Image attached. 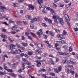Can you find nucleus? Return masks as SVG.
I'll use <instances>...</instances> for the list:
<instances>
[{"mask_svg":"<svg viewBox=\"0 0 78 78\" xmlns=\"http://www.w3.org/2000/svg\"><path fill=\"white\" fill-rule=\"evenodd\" d=\"M59 44H60V43H58H58H57V44H55V47H58V46H59Z\"/></svg>","mask_w":78,"mask_h":78,"instance_id":"40","label":"nucleus"},{"mask_svg":"<svg viewBox=\"0 0 78 78\" xmlns=\"http://www.w3.org/2000/svg\"><path fill=\"white\" fill-rule=\"evenodd\" d=\"M41 18L40 17H37L36 18V17L34 18V20L35 21H39L41 20Z\"/></svg>","mask_w":78,"mask_h":78,"instance_id":"18","label":"nucleus"},{"mask_svg":"<svg viewBox=\"0 0 78 78\" xmlns=\"http://www.w3.org/2000/svg\"><path fill=\"white\" fill-rule=\"evenodd\" d=\"M15 47L16 45L13 44H12L9 46V50H11V53L12 54H14V55H15V54H18V53L20 52V49H18V50L16 49L15 51L12 50H13V48H14V47Z\"/></svg>","mask_w":78,"mask_h":78,"instance_id":"2","label":"nucleus"},{"mask_svg":"<svg viewBox=\"0 0 78 78\" xmlns=\"http://www.w3.org/2000/svg\"><path fill=\"white\" fill-rule=\"evenodd\" d=\"M55 59H56L55 62H58L59 61V59L57 58H56Z\"/></svg>","mask_w":78,"mask_h":78,"instance_id":"54","label":"nucleus"},{"mask_svg":"<svg viewBox=\"0 0 78 78\" xmlns=\"http://www.w3.org/2000/svg\"><path fill=\"white\" fill-rule=\"evenodd\" d=\"M64 16L66 20H68V21H69V17L68 15H67V14H66Z\"/></svg>","mask_w":78,"mask_h":78,"instance_id":"13","label":"nucleus"},{"mask_svg":"<svg viewBox=\"0 0 78 78\" xmlns=\"http://www.w3.org/2000/svg\"><path fill=\"white\" fill-rule=\"evenodd\" d=\"M58 43H59L60 44H65V43H66V41L63 40L62 41V42L58 41Z\"/></svg>","mask_w":78,"mask_h":78,"instance_id":"26","label":"nucleus"},{"mask_svg":"<svg viewBox=\"0 0 78 78\" xmlns=\"http://www.w3.org/2000/svg\"><path fill=\"white\" fill-rule=\"evenodd\" d=\"M37 46L38 48H40L41 49H42V47H43V45L42 44V43H39L37 44Z\"/></svg>","mask_w":78,"mask_h":78,"instance_id":"8","label":"nucleus"},{"mask_svg":"<svg viewBox=\"0 0 78 78\" xmlns=\"http://www.w3.org/2000/svg\"><path fill=\"white\" fill-rule=\"evenodd\" d=\"M22 22H23V23L24 25H26L27 24V22L26 21H22V22H20V25H22Z\"/></svg>","mask_w":78,"mask_h":78,"instance_id":"24","label":"nucleus"},{"mask_svg":"<svg viewBox=\"0 0 78 78\" xmlns=\"http://www.w3.org/2000/svg\"><path fill=\"white\" fill-rule=\"evenodd\" d=\"M3 66L4 69L5 70H8V67H7V66H6V65H4Z\"/></svg>","mask_w":78,"mask_h":78,"instance_id":"38","label":"nucleus"},{"mask_svg":"<svg viewBox=\"0 0 78 78\" xmlns=\"http://www.w3.org/2000/svg\"><path fill=\"white\" fill-rule=\"evenodd\" d=\"M22 60L23 62H26V61H27V59L25 58H22Z\"/></svg>","mask_w":78,"mask_h":78,"instance_id":"48","label":"nucleus"},{"mask_svg":"<svg viewBox=\"0 0 78 78\" xmlns=\"http://www.w3.org/2000/svg\"><path fill=\"white\" fill-rule=\"evenodd\" d=\"M21 44H22L23 47H27L28 45V44L26 43L22 42Z\"/></svg>","mask_w":78,"mask_h":78,"instance_id":"16","label":"nucleus"},{"mask_svg":"<svg viewBox=\"0 0 78 78\" xmlns=\"http://www.w3.org/2000/svg\"><path fill=\"white\" fill-rule=\"evenodd\" d=\"M64 1L66 3H68L69 2V0H64Z\"/></svg>","mask_w":78,"mask_h":78,"instance_id":"47","label":"nucleus"},{"mask_svg":"<svg viewBox=\"0 0 78 78\" xmlns=\"http://www.w3.org/2000/svg\"><path fill=\"white\" fill-rule=\"evenodd\" d=\"M65 55H66V56H67L68 57H69L70 56V54H69L68 53H67V52L65 51L64 52Z\"/></svg>","mask_w":78,"mask_h":78,"instance_id":"19","label":"nucleus"},{"mask_svg":"<svg viewBox=\"0 0 78 78\" xmlns=\"http://www.w3.org/2000/svg\"><path fill=\"white\" fill-rule=\"evenodd\" d=\"M17 26H14L12 27L11 29L12 30H16L17 29Z\"/></svg>","mask_w":78,"mask_h":78,"instance_id":"17","label":"nucleus"},{"mask_svg":"<svg viewBox=\"0 0 78 78\" xmlns=\"http://www.w3.org/2000/svg\"><path fill=\"white\" fill-rule=\"evenodd\" d=\"M51 64H52V65H54V62L53 61V60L51 59Z\"/></svg>","mask_w":78,"mask_h":78,"instance_id":"44","label":"nucleus"},{"mask_svg":"<svg viewBox=\"0 0 78 78\" xmlns=\"http://www.w3.org/2000/svg\"><path fill=\"white\" fill-rule=\"evenodd\" d=\"M0 9L1 10H2V12H4V10L6 9V8H5V7L3 6H0Z\"/></svg>","mask_w":78,"mask_h":78,"instance_id":"12","label":"nucleus"},{"mask_svg":"<svg viewBox=\"0 0 78 78\" xmlns=\"http://www.w3.org/2000/svg\"><path fill=\"white\" fill-rule=\"evenodd\" d=\"M74 30L75 31H78V28H74Z\"/></svg>","mask_w":78,"mask_h":78,"instance_id":"64","label":"nucleus"},{"mask_svg":"<svg viewBox=\"0 0 78 78\" xmlns=\"http://www.w3.org/2000/svg\"><path fill=\"white\" fill-rule=\"evenodd\" d=\"M6 16H3L1 17L0 19H5V18H6Z\"/></svg>","mask_w":78,"mask_h":78,"instance_id":"63","label":"nucleus"},{"mask_svg":"<svg viewBox=\"0 0 78 78\" xmlns=\"http://www.w3.org/2000/svg\"><path fill=\"white\" fill-rule=\"evenodd\" d=\"M62 62L63 63V64H66V63H68V64H67L65 66L66 68H67L68 67H69V64H73V61H71L70 60H68V61H67L66 60H64L62 61Z\"/></svg>","mask_w":78,"mask_h":78,"instance_id":"3","label":"nucleus"},{"mask_svg":"<svg viewBox=\"0 0 78 78\" xmlns=\"http://www.w3.org/2000/svg\"><path fill=\"white\" fill-rule=\"evenodd\" d=\"M9 22H10V23H15L14 21H12L11 20H9Z\"/></svg>","mask_w":78,"mask_h":78,"instance_id":"60","label":"nucleus"},{"mask_svg":"<svg viewBox=\"0 0 78 78\" xmlns=\"http://www.w3.org/2000/svg\"><path fill=\"white\" fill-rule=\"evenodd\" d=\"M44 20L45 21H46V22H48V20H49V19H48L47 18H45Z\"/></svg>","mask_w":78,"mask_h":78,"instance_id":"57","label":"nucleus"},{"mask_svg":"<svg viewBox=\"0 0 78 78\" xmlns=\"http://www.w3.org/2000/svg\"><path fill=\"white\" fill-rule=\"evenodd\" d=\"M56 50H57L58 51H61V47H58L56 48Z\"/></svg>","mask_w":78,"mask_h":78,"instance_id":"41","label":"nucleus"},{"mask_svg":"<svg viewBox=\"0 0 78 78\" xmlns=\"http://www.w3.org/2000/svg\"><path fill=\"white\" fill-rule=\"evenodd\" d=\"M50 9V12L52 13V15L53 16H55V11L53 10V9Z\"/></svg>","mask_w":78,"mask_h":78,"instance_id":"23","label":"nucleus"},{"mask_svg":"<svg viewBox=\"0 0 78 78\" xmlns=\"http://www.w3.org/2000/svg\"><path fill=\"white\" fill-rule=\"evenodd\" d=\"M37 2L39 5H41V3H42L43 2H44V1L43 0H38L37 1Z\"/></svg>","mask_w":78,"mask_h":78,"instance_id":"21","label":"nucleus"},{"mask_svg":"<svg viewBox=\"0 0 78 78\" xmlns=\"http://www.w3.org/2000/svg\"><path fill=\"white\" fill-rule=\"evenodd\" d=\"M30 34V33L29 32H27L25 33V35L28 36Z\"/></svg>","mask_w":78,"mask_h":78,"instance_id":"59","label":"nucleus"},{"mask_svg":"<svg viewBox=\"0 0 78 78\" xmlns=\"http://www.w3.org/2000/svg\"><path fill=\"white\" fill-rule=\"evenodd\" d=\"M18 5V4L17 3H13V6L14 7H16V6Z\"/></svg>","mask_w":78,"mask_h":78,"instance_id":"29","label":"nucleus"},{"mask_svg":"<svg viewBox=\"0 0 78 78\" xmlns=\"http://www.w3.org/2000/svg\"><path fill=\"white\" fill-rule=\"evenodd\" d=\"M28 54L29 56H31V55H32V53L31 52L28 51Z\"/></svg>","mask_w":78,"mask_h":78,"instance_id":"46","label":"nucleus"},{"mask_svg":"<svg viewBox=\"0 0 78 78\" xmlns=\"http://www.w3.org/2000/svg\"><path fill=\"white\" fill-rule=\"evenodd\" d=\"M18 62H17V63H15L12 64V68H13V69H16L17 66V65H18Z\"/></svg>","mask_w":78,"mask_h":78,"instance_id":"9","label":"nucleus"},{"mask_svg":"<svg viewBox=\"0 0 78 78\" xmlns=\"http://www.w3.org/2000/svg\"><path fill=\"white\" fill-rule=\"evenodd\" d=\"M62 69V67L60 66L58 67V69L56 68H55L54 69V72L55 73H58L59 72H61V70Z\"/></svg>","mask_w":78,"mask_h":78,"instance_id":"4","label":"nucleus"},{"mask_svg":"<svg viewBox=\"0 0 78 78\" xmlns=\"http://www.w3.org/2000/svg\"><path fill=\"white\" fill-rule=\"evenodd\" d=\"M54 30H55V32H56V33H59V32H60V30H59L58 29H55Z\"/></svg>","mask_w":78,"mask_h":78,"instance_id":"43","label":"nucleus"},{"mask_svg":"<svg viewBox=\"0 0 78 78\" xmlns=\"http://www.w3.org/2000/svg\"><path fill=\"white\" fill-rule=\"evenodd\" d=\"M63 37H64V36H63V35H61L60 36V40H61V39H63Z\"/></svg>","mask_w":78,"mask_h":78,"instance_id":"39","label":"nucleus"},{"mask_svg":"<svg viewBox=\"0 0 78 78\" xmlns=\"http://www.w3.org/2000/svg\"><path fill=\"white\" fill-rule=\"evenodd\" d=\"M42 25L44 27H47V25L45 23H42Z\"/></svg>","mask_w":78,"mask_h":78,"instance_id":"51","label":"nucleus"},{"mask_svg":"<svg viewBox=\"0 0 78 78\" xmlns=\"http://www.w3.org/2000/svg\"><path fill=\"white\" fill-rule=\"evenodd\" d=\"M45 71H46L45 69H42L41 70V72H45Z\"/></svg>","mask_w":78,"mask_h":78,"instance_id":"55","label":"nucleus"},{"mask_svg":"<svg viewBox=\"0 0 78 78\" xmlns=\"http://www.w3.org/2000/svg\"><path fill=\"white\" fill-rule=\"evenodd\" d=\"M9 75L12 76H13V77H16V74H15L14 73H10Z\"/></svg>","mask_w":78,"mask_h":78,"instance_id":"20","label":"nucleus"},{"mask_svg":"<svg viewBox=\"0 0 78 78\" xmlns=\"http://www.w3.org/2000/svg\"><path fill=\"white\" fill-rule=\"evenodd\" d=\"M37 34L39 36V37H41V35H42L43 34L42 33V29H40V30H39V32H37Z\"/></svg>","mask_w":78,"mask_h":78,"instance_id":"6","label":"nucleus"},{"mask_svg":"<svg viewBox=\"0 0 78 78\" xmlns=\"http://www.w3.org/2000/svg\"><path fill=\"white\" fill-rule=\"evenodd\" d=\"M2 31L3 32H6V29H3L2 30Z\"/></svg>","mask_w":78,"mask_h":78,"instance_id":"62","label":"nucleus"},{"mask_svg":"<svg viewBox=\"0 0 78 78\" xmlns=\"http://www.w3.org/2000/svg\"><path fill=\"white\" fill-rule=\"evenodd\" d=\"M28 6L29 7V9H30V10H33V9H34V6L31 5V4L28 5Z\"/></svg>","mask_w":78,"mask_h":78,"instance_id":"7","label":"nucleus"},{"mask_svg":"<svg viewBox=\"0 0 78 78\" xmlns=\"http://www.w3.org/2000/svg\"><path fill=\"white\" fill-rule=\"evenodd\" d=\"M30 34H31V35H32V36H33L34 37H35V38H37V37H36V36L34 33L33 32H30Z\"/></svg>","mask_w":78,"mask_h":78,"instance_id":"25","label":"nucleus"},{"mask_svg":"<svg viewBox=\"0 0 78 78\" xmlns=\"http://www.w3.org/2000/svg\"><path fill=\"white\" fill-rule=\"evenodd\" d=\"M35 62H36L37 63V67H39L41 65V63L39 62V61L37 60L35 61Z\"/></svg>","mask_w":78,"mask_h":78,"instance_id":"11","label":"nucleus"},{"mask_svg":"<svg viewBox=\"0 0 78 78\" xmlns=\"http://www.w3.org/2000/svg\"><path fill=\"white\" fill-rule=\"evenodd\" d=\"M1 36L2 37V38H3L2 39V41L3 42H5L6 41V38H7V37L6 36V35H4L3 34H1Z\"/></svg>","mask_w":78,"mask_h":78,"instance_id":"5","label":"nucleus"},{"mask_svg":"<svg viewBox=\"0 0 78 78\" xmlns=\"http://www.w3.org/2000/svg\"><path fill=\"white\" fill-rule=\"evenodd\" d=\"M49 74L50 75H51L52 76H55V74L53 73H50Z\"/></svg>","mask_w":78,"mask_h":78,"instance_id":"36","label":"nucleus"},{"mask_svg":"<svg viewBox=\"0 0 78 78\" xmlns=\"http://www.w3.org/2000/svg\"><path fill=\"white\" fill-rule=\"evenodd\" d=\"M63 48L65 49H67V46L66 45H64L63 46Z\"/></svg>","mask_w":78,"mask_h":78,"instance_id":"50","label":"nucleus"},{"mask_svg":"<svg viewBox=\"0 0 78 78\" xmlns=\"http://www.w3.org/2000/svg\"><path fill=\"white\" fill-rule=\"evenodd\" d=\"M30 27L31 29H33L34 28V25L33 24H30Z\"/></svg>","mask_w":78,"mask_h":78,"instance_id":"42","label":"nucleus"},{"mask_svg":"<svg viewBox=\"0 0 78 78\" xmlns=\"http://www.w3.org/2000/svg\"><path fill=\"white\" fill-rule=\"evenodd\" d=\"M42 76H43V77H44V78H48V77L45 74H43L42 75Z\"/></svg>","mask_w":78,"mask_h":78,"instance_id":"32","label":"nucleus"},{"mask_svg":"<svg viewBox=\"0 0 78 78\" xmlns=\"http://www.w3.org/2000/svg\"><path fill=\"white\" fill-rule=\"evenodd\" d=\"M71 73H72V75H73L75 74V71L73 70L72 71Z\"/></svg>","mask_w":78,"mask_h":78,"instance_id":"53","label":"nucleus"},{"mask_svg":"<svg viewBox=\"0 0 78 78\" xmlns=\"http://www.w3.org/2000/svg\"><path fill=\"white\" fill-rule=\"evenodd\" d=\"M26 64L27 65H28V66H30V65H31V63L30 62H26Z\"/></svg>","mask_w":78,"mask_h":78,"instance_id":"33","label":"nucleus"},{"mask_svg":"<svg viewBox=\"0 0 78 78\" xmlns=\"http://www.w3.org/2000/svg\"><path fill=\"white\" fill-rule=\"evenodd\" d=\"M35 51L37 53H39V54L42 53V51L40 49H37Z\"/></svg>","mask_w":78,"mask_h":78,"instance_id":"15","label":"nucleus"},{"mask_svg":"<svg viewBox=\"0 0 78 78\" xmlns=\"http://www.w3.org/2000/svg\"><path fill=\"white\" fill-rule=\"evenodd\" d=\"M78 73H76L75 74V78H78Z\"/></svg>","mask_w":78,"mask_h":78,"instance_id":"52","label":"nucleus"},{"mask_svg":"<svg viewBox=\"0 0 78 78\" xmlns=\"http://www.w3.org/2000/svg\"><path fill=\"white\" fill-rule=\"evenodd\" d=\"M27 65V63L26 62H22V67H25V65Z\"/></svg>","mask_w":78,"mask_h":78,"instance_id":"37","label":"nucleus"},{"mask_svg":"<svg viewBox=\"0 0 78 78\" xmlns=\"http://www.w3.org/2000/svg\"><path fill=\"white\" fill-rule=\"evenodd\" d=\"M5 73L4 72H0V75H5Z\"/></svg>","mask_w":78,"mask_h":78,"instance_id":"49","label":"nucleus"},{"mask_svg":"<svg viewBox=\"0 0 78 78\" xmlns=\"http://www.w3.org/2000/svg\"><path fill=\"white\" fill-rule=\"evenodd\" d=\"M34 21H35L34 18L30 20V22L32 23H34Z\"/></svg>","mask_w":78,"mask_h":78,"instance_id":"30","label":"nucleus"},{"mask_svg":"<svg viewBox=\"0 0 78 78\" xmlns=\"http://www.w3.org/2000/svg\"><path fill=\"white\" fill-rule=\"evenodd\" d=\"M8 72H12V69H9L8 70Z\"/></svg>","mask_w":78,"mask_h":78,"instance_id":"58","label":"nucleus"},{"mask_svg":"<svg viewBox=\"0 0 78 78\" xmlns=\"http://www.w3.org/2000/svg\"><path fill=\"white\" fill-rule=\"evenodd\" d=\"M72 51V47L70 46L69 47V52H71Z\"/></svg>","mask_w":78,"mask_h":78,"instance_id":"35","label":"nucleus"},{"mask_svg":"<svg viewBox=\"0 0 78 78\" xmlns=\"http://www.w3.org/2000/svg\"><path fill=\"white\" fill-rule=\"evenodd\" d=\"M53 18L54 19V22L56 24L58 23V22L59 24L61 25H63L64 24V22H63V19L61 18H59L58 16H53Z\"/></svg>","mask_w":78,"mask_h":78,"instance_id":"1","label":"nucleus"},{"mask_svg":"<svg viewBox=\"0 0 78 78\" xmlns=\"http://www.w3.org/2000/svg\"><path fill=\"white\" fill-rule=\"evenodd\" d=\"M44 9L45 10V11H47V10H50V8L49 7H44Z\"/></svg>","mask_w":78,"mask_h":78,"instance_id":"14","label":"nucleus"},{"mask_svg":"<svg viewBox=\"0 0 78 78\" xmlns=\"http://www.w3.org/2000/svg\"><path fill=\"white\" fill-rule=\"evenodd\" d=\"M58 6L60 8H62V7H63V6H64V5L61 3H60L58 4Z\"/></svg>","mask_w":78,"mask_h":78,"instance_id":"28","label":"nucleus"},{"mask_svg":"<svg viewBox=\"0 0 78 78\" xmlns=\"http://www.w3.org/2000/svg\"><path fill=\"white\" fill-rule=\"evenodd\" d=\"M49 34L51 36H53L54 35V34H53V32H52L51 31H50L49 32Z\"/></svg>","mask_w":78,"mask_h":78,"instance_id":"27","label":"nucleus"},{"mask_svg":"<svg viewBox=\"0 0 78 78\" xmlns=\"http://www.w3.org/2000/svg\"><path fill=\"white\" fill-rule=\"evenodd\" d=\"M63 34L65 36H66V34H67V32H66V31L64 30H63Z\"/></svg>","mask_w":78,"mask_h":78,"instance_id":"31","label":"nucleus"},{"mask_svg":"<svg viewBox=\"0 0 78 78\" xmlns=\"http://www.w3.org/2000/svg\"><path fill=\"white\" fill-rule=\"evenodd\" d=\"M67 73H71L72 71H71V70L69 69H67Z\"/></svg>","mask_w":78,"mask_h":78,"instance_id":"34","label":"nucleus"},{"mask_svg":"<svg viewBox=\"0 0 78 78\" xmlns=\"http://www.w3.org/2000/svg\"><path fill=\"white\" fill-rule=\"evenodd\" d=\"M28 38L29 39H30V40H32V38H31V36H28Z\"/></svg>","mask_w":78,"mask_h":78,"instance_id":"61","label":"nucleus"},{"mask_svg":"<svg viewBox=\"0 0 78 78\" xmlns=\"http://www.w3.org/2000/svg\"><path fill=\"white\" fill-rule=\"evenodd\" d=\"M25 17H26V19H27V20H30V19L31 18V16L29 15H27Z\"/></svg>","mask_w":78,"mask_h":78,"instance_id":"10","label":"nucleus"},{"mask_svg":"<svg viewBox=\"0 0 78 78\" xmlns=\"http://www.w3.org/2000/svg\"><path fill=\"white\" fill-rule=\"evenodd\" d=\"M48 22L49 23H51L52 22V21H51V20H50V19H49Z\"/></svg>","mask_w":78,"mask_h":78,"instance_id":"45","label":"nucleus"},{"mask_svg":"<svg viewBox=\"0 0 78 78\" xmlns=\"http://www.w3.org/2000/svg\"><path fill=\"white\" fill-rule=\"evenodd\" d=\"M11 33V34H16V32L14 31H11L10 32Z\"/></svg>","mask_w":78,"mask_h":78,"instance_id":"56","label":"nucleus"},{"mask_svg":"<svg viewBox=\"0 0 78 78\" xmlns=\"http://www.w3.org/2000/svg\"><path fill=\"white\" fill-rule=\"evenodd\" d=\"M8 58V57L7 56V55H5L4 56H3L2 57V60L3 61H5V58Z\"/></svg>","mask_w":78,"mask_h":78,"instance_id":"22","label":"nucleus"}]
</instances>
